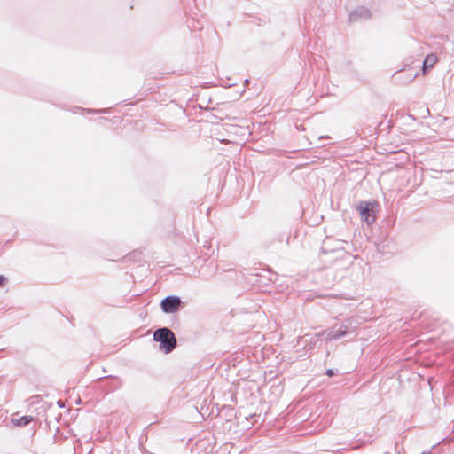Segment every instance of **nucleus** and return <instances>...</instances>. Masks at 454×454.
Listing matches in <instances>:
<instances>
[{
    "label": "nucleus",
    "mask_w": 454,
    "mask_h": 454,
    "mask_svg": "<svg viewBox=\"0 0 454 454\" xmlns=\"http://www.w3.org/2000/svg\"><path fill=\"white\" fill-rule=\"evenodd\" d=\"M419 72V70L417 66L404 68L402 70L401 74L396 76V80H400L403 82H411L418 76Z\"/></svg>",
    "instance_id": "obj_5"
},
{
    "label": "nucleus",
    "mask_w": 454,
    "mask_h": 454,
    "mask_svg": "<svg viewBox=\"0 0 454 454\" xmlns=\"http://www.w3.org/2000/svg\"><path fill=\"white\" fill-rule=\"evenodd\" d=\"M245 82H246V83L249 82V80H248V79H246V80H245Z\"/></svg>",
    "instance_id": "obj_16"
},
{
    "label": "nucleus",
    "mask_w": 454,
    "mask_h": 454,
    "mask_svg": "<svg viewBox=\"0 0 454 454\" xmlns=\"http://www.w3.org/2000/svg\"><path fill=\"white\" fill-rule=\"evenodd\" d=\"M333 374H334V372H333V369H328V370L326 371V375H327V376L332 377Z\"/></svg>",
    "instance_id": "obj_11"
},
{
    "label": "nucleus",
    "mask_w": 454,
    "mask_h": 454,
    "mask_svg": "<svg viewBox=\"0 0 454 454\" xmlns=\"http://www.w3.org/2000/svg\"><path fill=\"white\" fill-rule=\"evenodd\" d=\"M107 112H108L107 108L95 110V109H90V108L77 107L74 113L81 114H91L107 113Z\"/></svg>",
    "instance_id": "obj_9"
},
{
    "label": "nucleus",
    "mask_w": 454,
    "mask_h": 454,
    "mask_svg": "<svg viewBox=\"0 0 454 454\" xmlns=\"http://www.w3.org/2000/svg\"><path fill=\"white\" fill-rule=\"evenodd\" d=\"M153 340L160 343V348L165 354L170 353L176 345L174 333L167 327L157 329L153 333Z\"/></svg>",
    "instance_id": "obj_2"
},
{
    "label": "nucleus",
    "mask_w": 454,
    "mask_h": 454,
    "mask_svg": "<svg viewBox=\"0 0 454 454\" xmlns=\"http://www.w3.org/2000/svg\"><path fill=\"white\" fill-rule=\"evenodd\" d=\"M58 404L59 407H62V403H60V402H58Z\"/></svg>",
    "instance_id": "obj_15"
},
{
    "label": "nucleus",
    "mask_w": 454,
    "mask_h": 454,
    "mask_svg": "<svg viewBox=\"0 0 454 454\" xmlns=\"http://www.w3.org/2000/svg\"><path fill=\"white\" fill-rule=\"evenodd\" d=\"M350 17L352 20H356L358 18L368 19L369 17H371V12L365 7H359L351 13Z\"/></svg>",
    "instance_id": "obj_6"
},
{
    "label": "nucleus",
    "mask_w": 454,
    "mask_h": 454,
    "mask_svg": "<svg viewBox=\"0 0 454 454\" xmlns=\"http://www.w3.org/2000/svg\"><path fill=\"white\" fill-rule=\"evenodd\" d=\"M33 419V417L25 415L20 418H12L11 421L16 427H25L28 425L30 422H32Z\"/></svg>",
    "instance_id": "obj_8"
},
{
    "label": "nucleus",
    "mask_w": 454,
    "mask_h": 454,
    "mask_svg": "<svg viewBox=\"0 0 454 454\" xmlns=\"http://www.w3.org/2000/svg\"><path fill=\"white\" fill-rule=\"evenodd\" d=\"M58 404L59 407H62V403H60V402H58Z\"/></svg>",
    "instance_id": "obj_14"
},
{
    "label": "nucleus",
    "mask_w": 454,
    "mask_h": 454,
    "mask_svg": "<svg viewBox=\"0 0 454 454\" xmlns=\"http://www.w3.org/2000/svg\"><path fill=\"white\" fill-rule=\"evenodd\" d=\"M58 404L59 407H62V403H60V402H58Z\"/></svg>",
    "instance_id": "obj_13"
},
{
    "label": "nucleus",
    "mask_w": 454,
    "mask_h": 454,
    "mask_svg": "<svg viewBox=\"0 0 454 454\" xmlns=\"http://www.w3.org/2000/svg\"><path fill=\"white\" fill-rule=\"evenodd\" d=\"M6 281V278L5 277H4L3 275H0V286H2Z\"/></svg>",
    "instance_id": "obj_10"
},
{
    "label": "nucleus",
    "mask_w": 454,
    "mask_h": 454,
    "mask_svg": "<svg viewBox=\"0 0 454 454\" xmlns=\"http://www.w3.org/2000/svg\"><path fill=\"white\" fill-rule=\"evenodd\" d=\"M374 205L375 203L369 201H360L357 205V211L368 225L372 224L376 220L375 215L372 214Z\"/></svg>",
    "instance_id": "obj_3"
},
{
    "label": "nucleus",
    "mask_w": 454,
    "mask_h": 454,
    "mask_svg": "<svg viewBox=\"0 0 454 454\" xmlns=\"http://www.w3.org/2000/svg\"><path fill=\"white\" fill-rule=\"evenodd\" d=\"M437 61V59H423V61L421 62V59H418L417 67L420 68L422 72L425 74L427 71V68L432 67Z\"/></svg>",
    "instance_id": "obj_7"
},
{
    "label": "nucleus",
    "mask_w": 454,
    "mask_h": 454,
    "mask_svg": "<svg viewBox=\"0 0 454 454\" xmlns=\"http://www.w3.org/2000/svg\"><path fill=\"white\" fill-rule=\"evenodd\" d=\"M181 298L174 295H168L165 297L160 302L161 310L167 314L178 311L181 308Z\"/></svg>",
    "instance_id": "obj_4"
},
{
    "label": "nucleus",
    "mask_w": 454,
    "mask_h": 454,
    "mask_svg": "<svg viewBox=\"0 0 454 454\" xmlns=\"http://www.w3.org/2000/svg\"><path fill=\"white\" fill-rule=\"evenodd\" d=\"M356 331V325L353 319L346 318L341 322L335 323L331 328L324 331L320 336H324L325 340H340L344 338H350Z\"/></svg>",
    "instance_id": "obj_1"
},
{
    "label": "nucleus",
    "mask_w": 454,
    "mask_h": 454,
    "mask_svg": "<svg viewBox=\"0 0 454 454\" xmlns=\"http://www.w3.org/2000/svg\"><path fill=\"white\" fill-rule=\"evenodd\" d=\"M58 404L59 407H62V403H60V402H58Z\"/></svg>",
    "instance_id": "obj_12"
},
{
    "label": "nucleus",
    "mask_w": 454,
    "mask_h": 454,
    "mask_svg": "<svg viewBox=\"0 0 454 454\" xmlns=\"http://www.w3.org/2000/svg\"><path fill=\"white\" fill-rule=\"evenodd\" d=\"M385 454H388V453H385Z\"/></svg>",
    "instance_id": "obj_17"
}]
</instances>
